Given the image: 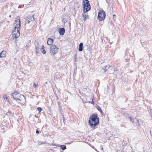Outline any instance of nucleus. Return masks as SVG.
<instances>
[{"label": "nucleus", "instance_id": "obj_16", "mask_svg": "<svg viewBox=\"0 0 152 152\" xmlns=\"http://www.w3.org/2000/svg\"><path fill=\"white\" fill-rule=\"evenodd\" d=\"M27 18L28 19H32V18L34 19V15L33 14H31V15L28 16Z\"/></svg>", "mask_w": 152, "mask_h": 152}, {"label": "nucleus", "instance_id": "obj_32", "mask_svg": "<svg viewBox=\"0 0 152 152\" xmlns=\"http://www.w3.org/2000/svg\"><path fill=\"white\" fill-rule=\"evenodd\" d=\"M103 20L101 19V20Z\"/></svg>", "mask_w": 152, "mask_h": 152}, {"label": "nucleus", "instance_id": "obj_22", "mask_svg": "<svg viewBox=\"0 0 152 152\" xmlns=\"http://www.w3.org/2000/svg\"><path fill=\"white\" fill-rule=\"evenodd\" d=\"M31 21H29L28 20H27L26 21V23H30V22Z\"/></svg>", "mask_w": 152, "mask_h": 152}, {"label": "nucleus", "instance_id": "obj_4", "mask_svg": "<svg viewBox=\"0 0 152 152\" xmlns=\"http://www.w3.org/2000/svg\"><path fill=\"white\" fill-rule=\"evenodd\" d=\"M20 28H14L12 31V35L13 37L15 38H17L20 36Z\"/></svg>", "mask_w": 152, "mask_h": 152}, {"label": "nucleus", "instance_id": "obj_15", "mask_svg": "<svg viewBox=\"0 0 152 152\" xmlns=\"http://www.w3.org/2000/svg\"><path fill=\"white\" fill-rule=\"evenodd\" d=\"M44 45H42L40 48V50L43 54H45L46 51L44 50Z\"/></svg>", "mask_w": 152, "mask_h": 152}, {"label": "nucleus", "instance_id": "obj_28", "mask_svg": "<svg viewBox=\"0 0 152 152\" xmlns=\"http://www.w3.org/2000/svg\"><path fill=\"white\" fill-rule=\"evenodd\" d=\"M150 133L151 135H152V132L151 131H150Z\"/></svg>", "mask_w": 152, "mask_h": 152}, {"label": "nucleus", "instance_id": "obj_26", "mask_svg": "<svg viewBox=\"0 0 152 152\" xmlns=\"http://www.w3.org/2000/svg\"><path fill=\"white\" fill-rule=\"evenodd\" d=\"M91 104H94V102H93V101H92V102H91Z\"/></svg>", "mask_w": 152, "mask_h": 152}, {"label": "nucleus", "instance_id": "obj_14", "mask_svg": "<svg viewBox=\"0 0 152 152\" xmlns=\"http://www.w3.org/2000/svg\"><path fill=\"white\" fill-rule=\"evenodd\" d=\"M83 50V44L80 43L79 45L78 50L80 51H82Z\"/></svg>", "mask_w": 152, "mask_h": 152}, {"label": "nucleus", "instance_id": "obj_13", "mask_svg": "<svg viewBox=\"0 0 152 152\" xmlns=\"http://www.w3.org/2000/svg\"><path fill=\"white\" fill-rule=\"evenodd\" d=\"M6 52L5 51H2L0 53V57L4 58L6 56Z\"/></svg>", "mask_w": 152, "mask_h": 152}, {"label": "nucleus", "instance_id": "obj_12", "mask_svg": "<svg viewBox=\"0 0 152 152\" xmlns=\"http://www.w3.org/2000/svg\"><path fill=\"white\" fill-rule=\"evenodd\" d=\"M59 33L61 35H63L65 32V30L64 28H59Z\"/></svg>", "mask_w": 152, "mask_h": 152}, {"label": "nucleus", "instance_id": "obj_24", "mask_svg": "<svg viewBox=\"0 0 152 152\" xmlns=\"http://www.w3.org/2000/svg\"><path fill=\"white\" fill-rule=\"evenodd\" d=\"M113 19L115 18H116V15H113Z\"/></svg>", "mask_w": 152, "mask_h": 152}, {"label": "nucleus", "instance_id": "obj_20", "mask_svg": "<svg viewBox=\"0 0 152 152\" xmlns=\"http://www.w3.org/2000/svg\"><path fill=\"white\" fill-rule=\"evenodd\" d=\"M37 110H38L39 112H40L41 110H42V109L41 108H40V107H38L37 108Z\"/></svg>", "mask_w": 152, "mask_h": 152}, {"label": "nucleus", "instance_id": "obj_21", "mask_svg": "<svg viewBox=\"0 0 152 152\" xmlns=\"http://www.w3.org/2000/svg\"><path fill=\"white\" fill-rule=\"evenodd\" d=\"M130 120L132 122H134V119L132 118V117H130L129 118Z\"/></svg>", "mask_w": 152, "mask_h": 152}, {"label": "nucleus", "instance_id": "obj_23", "mask_svg": "<svg viewBox=\"0 0 152 152\" xmlns=\"http://www.w3.org/2000/svg\"><path fill=\"white\" fill-rule=\"evenodd\" d=\"M149 112L151 113V117H152V110H150Z\"/></svg>", "mask_w": 152, "mask_h": 152}, {"label": "nucleus", "instance_id": "obj_3", "mask_svg": "<svg viewBox=\"0 0 152 152\" xmlns=\"http://www.w3.org/2000/svg\"><path fill=\"white\" fill-rule=\"evenodd\" d=\"M83 5L84 9H86V11H88L91 9V6L88 0H83Z\"/></svg>", "mask_w": 152, "mask_h": 152}, {"label": "nucleus", "instance_id": "obj_10", "mask_svg": "<svg viewBox=\"0 0 152 152\" xmlns=\"http://www.w3.org/2000/svg\"><path fill=\"white\" fill-rule=\"evenodd\" d=\"M53 42V39L50 38H48L47 41V43L48 45H51Z\"/></svg>", "mask_w": 152, "mask_h": 152}, {"label": "nucleus", "instance_id": "obj_27", "mask_svg": "<svg viewBox=\"0 0 152 152\" xmlns=\"http://www.w3.org/2000/svg\"><path fill=\"white\" fill-rule=\"evenodd\" d=\"M36 133H39V131H38V130H36Z\"/></svg>", "mask_w": 152, "mask_h": 152}, {"label": "nucleus", "instance_id": "obj_6", "mask_svg": "<svg viewBox=\"0 0 152 152\" xmlns=\"http://www.w3.org/2000/svg\"><path fill=\"white\" fill-rule=\"evenodd\" d=\"M101 66L102 68V69L104 70V72H105L107 71L109 69L110 67V65L106 63L103 62L101 64Z\"/></svg>", "mask_w": 152, "mask_h": 152}, {"label": "nucleus", "instance_id": "obj_9", "mask_svg": "<svg viewBox=\"0 0 152 152\" xmlns=\"http://www.w3.org/2000/svg\"><path fill=\"white\" fill-rule=\"evenodd\" d=\"M83 8V12L84 13L83 14V17L84 18V19H88L89 18L88 16L87 15V14L86 13V12L88 11H86V9H84Z\"/></svg>", "mask_w": 152, "mask_h": 152}, {"label": "nucleus", "instance_id": "obj_19", "mask_svg": "<svg viewBox=\"0 0 152 152\" xmlns=\"http://www.w3.org/2000/svg\"><path fill=\"white\" fill-rule=\"evenodd\" d=\"M37 86L38 85L37 84L34 83L33 85V86L35 88H36Z\"/></svg>", "mask_w": 152, "mask_h": 152}, {"label": "nucleus", "instance_id": "obj_8", "mask_svg": "<svg viewBox=\"0 0 152 152\" xmlns=\"http://www.w3.org/2000/svg\"><path fill=\"white\" fill-rule=\"evenodd\" d=\"M13 26L14 28H20V20H16L14 23Z\"/></svg>", "mask_w": 152, "mask_h": 152}, {"label": "nucleus", "instance_id": "obj_11", "mask_svg": "<svg viewBox=\"0 0 152 152\" xmlns=\"http://www.w3.org/2000/svg\"><path fill=\"white\" fill-rule=\"evenodd\" d=\"M39 45L37 43V45H35L36 53V54H38L39 52Z\"/></svg>", "mask_w": 152, "mask_h": 152}, {"label": "nucleus", "instance_id": "obj_25", "mask_svg": "<svg viewBox=\"0 0 152 152\" xmlns=\"http://www.w3.org/2000/svg\"><path fill=\"white\" fill-rule=\"evenodd\" d=\"M4 99H7V100L8 99L7 98V97L6 96H4Z\"/></svg>", "mask_w": 152, "mask_h": 152}, {"label": "nucleus", "instance_id": "obj_1", "mask_svg": "<svg viewBox=\"0 0 152 152\" xmlns=\"http://www.w3.org/2000/svg\"><path fill=\"white\" fill-rule=\"evenodd\" d=\"M99 120L97 114H93L90 116L88 124L91 128H94L99 123Z\"/></svg>", "mask_w": 152, "mask_h": 152}, {"label": "nucleus", "instance_id": "obj_2", "mask_svg": "<svg viewBox=\"0 0 152 152\" xmlns=\"http://www.w3.org/2000/svg\"><path fill=\"white\" fill-rule=\"evenodd\" d=\"M12 96H13L14 99L16 100H18L19 101H22L25 99L24 96L19 93L17 92H14L12 94Z\"/></svg>", "mask_w": 152, "mask_h": 152}, {"label": "nucleus", "instance_id": "obj_30", "mask_svg": "<svg viewBox=\"0 0 152 152\" xmlns=\"http://www.w3.org/2000/svg\"><path fill=\"white\" fill-rule=\"evenodd\" d=\"M76 57H75V61L76 60Z\"/></svg>", "mask_w": 152, "mask_h": 152}, {"label": "nucleus", "instance_id": "obj_5", "mask_svg": "<svg viewBox=\"0 0 152 152\" xmlns=\"http://www.w3.org/2000/svg\"><path fill=\"white\" fill-rule=\"evenodd\" d=\"M50 53L51 55H54L58 52V48L56 46L53 45L50 47Z\"/></svg>", "mask_w": 152, "mask_h": 152}, {"label": "nucleus", "instance_id": "obj_29", "mask_svg": "<svg viewBox=\"0 0 152 152\" xmlns=\"http://www.w3.org/2000/svg\"><path fill=\"white\" fill-rule=\"evenodd\" d=\"M66 20H65V21H64V22H67V21L66 20Z\"/></svg>", "mask_w": 152, "mask_h": 152}, {"label": "nucleus", "instance_id": "obj_31", "mask_svg": "<svg viewBox=\"0 0 152 152\" xmlns=\"http://www.w3.org/2000/svg\"><path fill=\"white\" fill-rule=\"evenodd\" d=\"M11 15H10V16H9V17H11Z\"/></svg>", "mask_w": 152, "mask_h": 152}, {"label": "nucleus", "instance_id": "obj_17", "mask_svg": "<svg viewBox=\"0 0 152 152\" xmlns=\"http://www.w3.org/2000/svg\"><path fill=\"white\" fill-rule=\"evenodd\" d=\"M96 108L100 112L102 113V111L101 109V108H100V107H99V106H97L96 107Z\"/></svg>", "mask_w": 152, "mask_h": 152}, {"label": "nucleus", "instance_id": "obj_18", "mask_svg": "<svg viewBox=\"0 0 152 152\" xmlns=\"http://www.w3.org/2000/svg\"><path fill=\"white\" fill-rule=\"evenodd\" d=\"M60 147L61 149L63 150H64L66 148V146L64 145H61Z\"/></svg>", "mask_w": 152, "mask_h": 152}, {"label": "nucleus", "instance_id": "obj_7", "mask_svg": "<svg viewBox=\"0 0 152 152\" xmlns=\"http://www.w3.org/2000/svg\"><path fill=\"white\" fill-rule=\"evenodd\" d=\"M105 16V14L103 10H99L98 14V17L99 18H101L102 19H104Z\"/></svg>", "mask_w": 152, "mask_h": 152}]
</instances>
